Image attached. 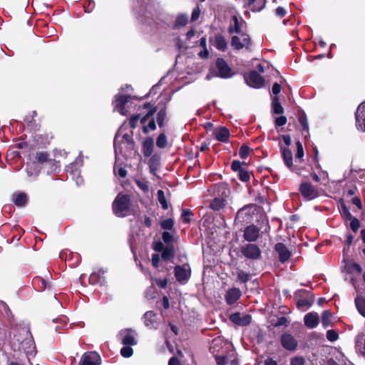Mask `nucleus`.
<instances>
[{
  "mask_svg": "<svg viewBox=\"0 0 365 365\" xmlns=\"http://www.w3.org/2000/svg\"><path fill=\"white\" fill-rule=\"evenodd\" d=\"M365 104L364 103H361L359 106H358V108L355 113V118H356V123H359L360 121V119L362 118L364 116V130L365 132Z\"/></svg>",
  "mask_w": 365,
  "mask_h": 365,
  "instance_id": "obj_41",
  "label": "nucleus"
},
{
  "mask_svg": "<svg viewBox=\"0 0 365 365\" xmlns=\"http://www.w3.org/2000/svg\"><path fill=\"white\" fill-rule=\"evenodd\" d=\"M215 47L220 51H225L227 48V42L221 34H216L213 38L210 39Z\"/></svg>",
  "mask_w": 365,
  "mask_h": 365,
  "instance_id": "obj_21",
  "label": "nucleus"
},
{
  "mask_svg": "<svg viewBox=\"0 0 365 365\" xmlns=\"http://www.w3.org/2000/svg\"><path fill=\"white\" fill-rule=\"evenodd\" d=\"M200 13H201L200 9L199 6H197V7H195L193 9V11L192 12L190 21L192 22L196 21L199 19Z\"/></svg>",
  "mask_w": 365,
  "mask_h": 365,
  "instance_id": "obj_61",
  "label": "nucleus"
},
{
  "mask_svg": "<svg viewBox=\"0 0 365 365\" xmlns=\"http://www.w3.org/2000/svg\"><path fill=\"white\" fill-rule=\"evenodd\" d=\"M274 250L279 255V260L282 263L287 262L292 256L291 252L282 242H277L274 245Z\"/></svg>",
  "mask_w": 365,
  "mask_h": 365,
  "instance_id": "obj_17",
  "label": "nucleus"
},
{
  "mask_svg": "<svg viewBox=\"0 0 365 365\" xmlns=\"http://www.w3.org/2000/svg\"><path fill=\"white\" fill-rule=\"evenodd\" d=\"M241 295L242 293L239 288H230L225 294V301L227 304L232 305L240 298Z\"/></svg>",
  "mask_w": 365,
  "mask_h": 365,
  "instance_id": "obj_20",
  "label": "nucleus"
},
{
  "mask_svg": "<svg viewBox=\"0 0 365 365\" xmlns=\"http://www.w3.org/2000/svg\"><path fill=\"white\" fill-rule=\"evenodd\" d=\"M232 21H233V24H230L228 26L227 31L230 34H241L243 33L242 31V23L240 22L237 16H233L232 17Z\"/></svg>",
  "mask_w": 365,
  "mask_h": 365,
  "instance_id": "obj_30",
  "label": "nucleus"
},
{
  "mask_svg": "<svg viewBox=\"0 0 365 365\" xmlns=\"http://www.w3.org/2000/svg\"><path fill=\"white\" fill-rule=\"evenodd\" d=\"M299 191L305 200L310 201L319 196L318 190L309 182H302Z\"/></svg>",
  "mask_w": 365,
  "mask_h": 365,
  "instance_id": "obj_8",
  "label": "nucleus"
},
{
  "mask_svg": "<svg viewBox=\"0 0 365 365\" xmlns=\"http://www.w3.org/2000/svg\"><path fill=\"white\" fill-rule=\"evenodd\" d=\"M282 346L289 351H294L298 346L297 340L288 332H284L280 337Z\"/></svg>",
  "mask_w": 365,
  "mask_h": 365,
  "instance_id": "obj_14",
  "label": "nucleus"
},
{
  "mask_svg": "<svg viewBox=\"0 0 365 365\" xmlns=\"http://www.w3.org/2000/svg\"><path fill=\"white\" fill-rule=\"evenodd\" d=\"M354 303L359 313L365 317V298L363 296L357 295L354 299Z\"/></svg>",
  "mask_w": 365,
  "mask_h": 365,
  "instance_id": "obj_37",
  "label": "nucleus"
},
{
  "mask_svg": "<svg viewBox=\"0 0 365 365\" xmlns=\"http://www.w3.org/2000/svg\"><path fill=\"white\" fill-rule=\"evenodd\" d=\"M33 286L39 292L44 291L46 289H51V285L48 279L42 277H35L32 281Z\"/></svg>",
  "mask_w": 365,
  "mask_h": 365,
  "instance_id": "obj_23",
  "label": "nucleus"
},
{
  "mask_svg": "<svg viewBox=\"0 0 365 365\" xmlns=\"http://www.w3.org/2000/svg\"><path fill=\"white\" fill-rule=\"evenodd\" d=\"M188 23V16L185 14H179L174 22L173 29H179L181 27L185 26Z\"/></svg>",
  "mask_w": 365,
  "mask_h": 365,
  "instance_id": "obj_34",
  "label": "nucleus"
},
{
  "mask_svg": "<svg viewBox=\"0 0 365 365\" xmlns=\"http://www.w3.org/2000/svg\"><path fill=\"white\" fill-rule=\"evenodd\" d=\"M215 138L222 143H227L230 137V130L225 127H220L215 133Z\"/></svg>",
  "mask_w": 365,
  "mask_h": 365,
  "instance_id": "obj_31",
  "label": "nucleus"
},
{
  "mask_svg": "<svg viewBox=\"0 0 365 365\" xmlns=\"http://www.w3.org/2000/svg\"><path fill=\"white\" fill-rule=\"evenodd\" d=\"M144 324L149 329H156L157 315L153 311H148L143 315Z\"/></svg>",
  "mask_w": 365,
  "mask_h": 365,
  "instance_id": "obj_25",
  "label": "nucleus"
},
{
  "mask_svg": "<svg viewBox=\"0 0 365 365\" xmlns=\"http://www.w3.org/2000/svg\"><path fill=\"white\" fill-rule=\"evenodd\" d=\"M243 165L245 166L247 164L241 163L240 160H233L231 164V169L238 173L237 176L240 180L247 182L250 180V175Z\"/></svg>",
  "mask_w": 365,
  "mask_h": 365,
  "instance_id": "obj_9",
  "label": "nucleus"
},
{
  "mask_svg": "<svg viewBox=\"0 0 365 365\" xmlns=\"http://www.w3.org/2000/svg\"><path fill=\"white\" fill-rule=\"evenodd\" d=\"M354 240V236L347 232L345 235L344 241L343 242L342 254L343 257L346 260V257H349L350 247L352 245Z\"/></svg>",
  "mask_w": 365,
  "mask_h": 365,
  "instance_id": "obj_26",
  "label": "nucleus"
},
{
  "mask_svg": "<svg viewBox=\"0 0 365 365\" xmlns=\"http://www.w3.org/2000/svg\"><path fill=\"white\" fill-rule=\"evenodd\" d=\"M305 359L303 356H294L290 360V365H304Z\"/></svg>",
  "mask_w": 365,
  "mask_h": 365,
  "instance_id": "obj_58",
  "label": "nucleus"
},
{
  "mask_svg": "<svg viewBox=\"0 0 365 365\" xmlns=\"http://www.w3.org/2000/svg\"><path fill=\"white\" fill-rule=\"evenodd\" d=\"M312 304V302L309 301L308 299H300L297 302V307L299 309L303 307H309Z\"/></svg>",
  "mask_w": 365,
  "mask_h": 365,
  "instance_id": "obj_57",
  "label": "nucleus"
},
{
  "mask_svg": "<svg viewBox=\"0 0 365 365\" xmlns=\"http://www.w3.org/2000/svg\"><path fill=\"white\" fill-rule=\"evenodd\" d=\"M156 119L159 127L163 128L165 125V121L167 120V106L165 104L158 110Z\"/></svg>",
  "mask_w": 365,
  "mask_h": 365,
  "instance_id": "obj_35",
  "label": "nucleus"
},
{
  "mask_svg": "<svg viewBox=\"0 0 365 365\" xmlns=\"http://www.w3.org/2000/svg\"><path fill=\"white\" fill-rule=\"evenodd\" d=\"M327 339L329 341H335L339 339L338 333L334 329H329L327 331Z\"/></svg>",
  "mask_w": 365,
  "mask_h": 365,
  "instance_id": "obj_56",
  "label": "nucleus"
},
{
  "mask_svg": "<svg viewBox=\"0 0 365 365\" xmlns=\"http://www.w3.org/2000/svg\"><path fill=\"white\" fill-rule=\"evenodd\" d=\"M338 207L341 216L344 222H350L349 227L354 233H356L361 227V222L358 218L354 217L346 206L344 199L340 198L338 201Z\"/></svg>",
  "mask_w": 365,
  "mask_h": 365,
  "instance_id": "obj_2",
  "label": "nucleus"
},
{
  "mask_svg": "<svg viewBox=\"0 0 365 365\" xmlns=\"http://www.w3.org/2000/svg\"><path fill=\"white\" fill-rule=\"evenodd\" d=\"M174 275L176 280L180 284H185L191 276V269L188 264L176 265L174 267Z\"/></svg>",
  "mask_w": 365,
  "mask_h": 365,
  "instance_id": "obj_7",
  "label": "nucleus"
},
{
  "mask_svg": "<svg viewBox=\"0 0 365 365\" xmlns=\"http://www.w3.org/2000/svg\"><path fill=\"white\" fill-rule=\"evenodd\" d=\"M174 220L172 218H168L160 222V227L163 230H170L173 228Z\"/></svg>",
  "mask_w": 365,
  "mask_h": 365,
  "instance_id": "obj_48",
  "label": "nucleus"
},
{
  "mask_svg": "<svg viewBox=\"0 0 365 365\" xmlns=\"http://www.w3.org/2000/svg\"><path fill=\"white\" fill-rule=\"evenodd\" d=\"M101 358L96 351H87L82 356L78 365H101Z\"/></svg>",
  "mask_w": 365,
  "mask_h": 365,
  "instance_id": "obj_13",
  "label": "nucleus"
},
{
  "mask_svg": "<svg viewBox=\"0 0 365 365\" xmlns=\"http://www.w3.org/2000/svg\"><path fill=\"white\" fill-rule=\"evenodd\" d=\"M297 152L295 153V160L301 163L303 160L304 149L302 143L298 140L296 142Z\"/></svg>",
  "mask_w": 365,
  "mask_h": 365,
  "instance_id": "obj_43",
  "label": "nucleus"
},
{
  "mask_svg": "<svg viewBox=\"0 0 365 365\" xmlns=\"http://www.w3.org/2000/svg\"><path fill=\"white\" fill-rule=\"evenodd\" d=\"M13 202L17 207H24L28 202V196L25 192H19L13 196Z\"/></svg>",
  "mask_w": 365,
  "mask_h": 365,
  "instance_id": "obj_32",
  "label": "nucleus"
},
{
  "mask_svg": "<svg viewBox=\"0 0 365 365\" xmlns=\"http://www.w3.org/2000/svg\"><path fill=\"white\" fill-rule=\"evenodd\" d=\"M168 279L167 278H164V279H155V283L161 289H165L167 287V284H168Z\"/></svg>",
  "mask_w": 365,
  "mask_h": 365,
  "instance_id": "obj_64",
  "label": "nucleus"
},
{
  "mask_svg": "<svg viewBox=\"0 0 365 365\" xmlns=\"http://www.w3.org/2000/svg\"><path fill=\"white\" fill-rule=\"evenodd\" d=\"M253 205H245L237 211L235 222L236 224L241 225L250 224L253 220Z\"/></svg>",
  "mask_w": 365,
  "mask_h": 365,
  "instance_id": "obj_4",
  "label": "nucleus"
},
{
  "mask_svg": "<svg viewBox=\"0 0 365 365\" xmlns=\"http://www.w3.org/2000/svg\"><path fill=\"white\" fill-rule=\"evenodd\" d=\"M287 119L286 116L281 115L279 117H277L274 120L275 127L277 128L279 126H283L287 123Z\"/></svg>",
  "mask_w": 365,
  "mask_h": 365,
  "instance_id": "obj_60",
  "label": "nucleus"
},
{
  "mask_svg": "<svg viewBox=\"0 0 365 365\" xmlns=\"http://www.w3.org/2000/svg\"><path fill=\"white\" fill-rule=\"evenodd\" d=\"M343 262L348 273L351 274L354 272L357 274L362 273L363 269L359 263L350 260L349 257H346V260L343 257Z\"/></svg>",
  "mask_w": 365,
  "mask_h": 365,
  "instance_id": "obj_22",
  "label": "nucleus"
},
{
  "mask_svg": "<svg viewBox=\"0 0 365 365\" xmlns=\"http://www.w3.org/2000/svg\"><path fill=\"white\" fill-rule=\"evenodd\" d=\"M162 239L163 242L166 244V245H168L173 244L174 237L169 232L165 231L162 234Z\"/></svg>",
  "mask_w": 365,
  "mask_h": 365,
  "instance_id": "obj_54",
  "label": "nucleus"
},
{
  "mask_svg": "<svg viewBox=\"0 0 365 365\" xmlns=\"http://www.w3.org/2000/svg\"><path fill=\"white\" fill-rule=\"evenodd\" d=\"M133 354V349L131 346H125L120 350V354L125 358L130 357Z\"/></svg>",
  "mask_w": 365,
  "mask_h": 365,
  "instance_id": "obj_55",
  "label": "nucleus"
},
{
  "mask_svg": "<svg viewBox=\"0 0 365 365\" xmlns=\"http://www.w3.org/2000/svg\"><path fill=\"white\" fill-rule=\"evenodd\" d=\"M154 141L153 138L148 137L145 139L142 145V152L145 157H150L153 151Z\"/></svg>",
  "mask_w": 365,
  "mask_h": 365,
  "instance_id": "obj_27",
  "label": "nucleus"
},
{
  "mask_svg": "<svg viewBox=\"0 0 365 365\" xmlns=\"http://www.w3.org/2000/svg\"><path fill=\"white\" fill-rule=\"evenodd\" d=\"M37 115V112L33 110L31 114H29L24 118V121L26 123L27 128L33 132H36L40 130L41 124L37 122L35 117Z\"/></svg>",
  "mask_w": 365,
  "mask_h": 365,
  "instance_id": "obj_19",
  "label": "nucleus"
},
{
  "mask_svg": "<svg viewBox=\"0 0 365 365\" xmlns=\"http://www.w3.org/2000/svg\"><path fill=\"white\" fill-rule=\"evenodd\" d=\"M304 322L309 329L315 328L319 323V315L317 312H309L304 316Z\"/></svg>",
  "mask_w": 365,
  "mask_h": 365,
  "instance_id": "obj_24",
  "label": "nucleus"
},
{
  "mask_svg": "<svg viewBox=\"0 0 365 365\" xmlns=\"http://www.w3.org/2000/svg\"><path fill=\"white\" fill-rule=\"evenodd\" d=\"M53 160L49 158V154L47 152H36L35 155V162L41 165L45 163L51 164Z\"/></svg>",
  "mask_w": 365,
  "mask_h": 365,
  "instance_id": "obj_33",
  "label": "nucleus"
},
{
  "mask_svg": "<svg viewBox=\"0 0 365 365\" xmlns=\"http://www.w3.org/2000/svg\"><path fill=\"white\" fill-rule=\"evenodd\" d=\"M137 99L135 96L132 97L130 95L126 94H116L114 96L112 104L114 107V110H117L122 115H125L127 110H125V105L130 99Z\"/></svg>",
  "mask_w": 365,
  "mask_h": 365,
  "instance_id": "obj_6",
  "label": "nucleus"
},
{
  "mask_svg": "<svg viewBox=\"0 0 365 365\" xmlns=\"http://www.w3.org/2000/svg\"><path fill=\"white\" fill-rule=\"evenodd\" d=\"M322 324L324 328L333 326L332 313L329 310H324L322 313Z\"/></svg>",
  "mask_w": 365,
  "mask_h": 365,
  "instance_id": "obj_39",
  "label": "nucleus"
},
{
  "mask_svg": "<svg viewBox=\"0 0 365 365\" xmlns=\"http://www.w3.org/2000/svg\"><path fill=\"white\" fill-rule=\"evenodd\" d=\"M96 4L93 0H86L83 4L84 11L86 13H91L93 11Z\"/></svg>",
  "mask_w": 365,
  "mask_h": 365,
  "instance_id": "obj_53",
  "label": "nucleus"
},
{
  "mask_svg": "<svg viewBox=\"0 0 365 365\" xmlns=\"http://www.w3.org/2000/svg\"><path fill=\"white\" fill-rule=\"evenodd\" d=\"M194 215L193 212L189 209H182L181 220L183 223L187 224L191 221V217Z\"/></svg>",
  "mask_w": 365,
  "mask_h": 365,
  "instance_id": "obj_45",
  "label": "nucleus"
},
{
  "mask_svg": "<svg viewBox=\"0 0 365 365\" xmlns=\"http://www.w3.org/2000/svg\"><path fill=\"white\" fill-rule=\"evenodd\" d=\"M215 66L218 72L217 76L222 78H228L232 76V69L224 58H218L216 60Z\"/></svg>",
  "mask_w": 365,
  "mask_h": 365,
  "instance_id": "obj_12",
  "label": "nucleus"
},
{
  "mask_svg": "<svg viewBox=\"0 0 365 365\" xmlns=\"http://www.w3.org/2000/svg\"><path fill=\"white\" fill-rule=\"evenodd\" d=\"M298 120L302 127V131L309 133V125L306 114L304 113H300Z\"/></svg>",
  "mask_w": 365,
  "mask_h": 365,
  "instance_id": "obj_46",
  "label": "nucleus"
},
{
  "mask_svg": "<svg viewBox=\"0 0 365 365\" xmlns=\"http://www.w3.org/2000/svg\"><path fill=\"white\" fill-rule=\"evenodd\" d=\"M250 148L247 145H242L239 150V155L240 158L245 159L249 155Z\"/></svg>",
  "mask_w": 365,
  "mask_h": 365,
  "instance_id": "obj_52",
  "label": "nucleus"
},
{
  "mask_svg": "<svg viewBox=\"0 0 365 365\" xmlns=\"http://www.w3.org/2000/svg\"><path fill=\"white\" fill-rule=\"evenodd\" d=\"M165 247V246H164L163 242L160 241L155 242H153V249L155 252H162V251L164 250Z\"/></svg>",
  "mask_w": 365,
  "mask_h": 365,
  "instance_id": "obj_63",
  "label": "nucleus"
},
{
  "mask_svg": "<svg viewBox=\"0 0 365 365\" xmlns=\"http://www.w3.org/2000/svg\"><path fill=\"white\" fill-rule=\"evenodd\" d=\"M113 213L118 217L123 218L135 215L133 208L131 197L128 194L119 192L112 202Z\"/></svg>",
  "mask_w": 365,
  "mask_h": 365,
  "instance_id": "obj_1",
  "label": "nucleus"
},
{
  "mask_svg": "<svg viewBox=\"0 0 365 365\" xmlns=\"http://www.w3.org/2000/svg\"><path fill=\"white\" fill-rule=\"evenodd\" d=\"M282 157L286 166L297 173H299V169L293 165V156L291 150L289 148H282Z\"/></svg>",
  "mask_w": 365,
  "mask_h": 365,
  "instance_id": "obj_16",
  "label": "nucleus"
},
{
  "mask_svg": "<svg viewBox=\"0 0 365 365\" xmlns=\"http://www.w3.org/2000/svg\"><path fill=\"white\" fill-rule=\"evenodd\" d=\"M260 236V229L254 224L248 225L243 231V239L247 242H255Z\"/></svg>",
  "mask_w": 365,
  "mask_h": 365,
  "instance_id": "obj_10",
  "label": "nucleus"
},
{
  "mask_svg": "<svg viewBox=\"0 0 365 365\" xmlns=\"http://www.w3.org/2000/svg\"><path fill=\"white\" fill-rule=\"evenodd\" d=\"M247 85L255 88H262L264 83V78L257 71L252 70L245 76Z\"/></svg>",
  "mask_w": 365,
  "mask_h": 365,
  "instance_id": "obj_11",
  "label": "nucleus"
},
{
  "mask_svg": "<svg viewBox=\"0 0 365 365\" xmlns=\"http://www.w3.org/2000/svg\"><path fill=\"white\" fill-rule=\"evenodd\" d=\"M135 182L138 188L143 192L147 193L149 192L148 182L145 180H135Z\"/></svg>",
  "mask_w": 365,
  "mask_h": 365,
  "instance_id": "obj_49",
  "label": "nucleus"
},
{
  "mask_svg": "<svg viewBox=\"0 0 365 365\" xmlns=\"http://www.w3.org/2000/svg\"><path fill=\"white\" fill-rule=\"evenodd\" d=\"M284 108L279 102V96H274L272 99V111L274 114L281 115L284 113Z\"/></svg>",
  "mask_w": 365,
  "mask_h": 365,
  "instance_id": "obj_36",
  "label": "nucleus"
},
{
  "mask_svg": "<svg viewBox=\"0 0 365 365\" xmlns=\"http://www.w3.org/2000/svg\"><path fill=\"white\" fill-rule=\"evenodd\" d=\"M175 250L173 244L166 245L161 252V258L164 261H169L174 258Z\"/></svg>",
  "mask_w": 365,
  "mask_h": 365,
  "instance_id": "obj_28",
  "label": "nucleus"
},
{
  "mask_svg": "<svg viewBox=\"0 0 365 365\" xmlns=\"http://www.w3.org/2000/svg\"><path fill=\"white\" fill-rule=\"evenodd\" d=\"M101 274L98 272L91 273L88 277L89 284L96 285L101 282Z\"/></svg>",
  "mask_w": 365,
  "mask_h": 365,
  "instance_id": "obj_50",
  "label": "nucleus"
},
{
  "mask_svg": "<svg viewBox=\"0 0 365 365\" xmlns=\"http://www.w3.org/2000/svg\"><path fill=\"white\" fill-rule=\"evenodd\" d=\"M289 324V321L285 317H281L278 319L277 322L274 324V327H279L281 326L287 327Z\"/></svg>",
  "mask_w": 365,
  "mask_h": 365,
  "instance_id": "obj_59",
  "label": "nucleus"
},
{
  "mask_svg": "<svg viewBox=\"0 0 365 365\" xmlns=\"http://www.w3.org/2000/svg\"><path fill=\"white\" fill-rule=\"evenodd\" d=\"M168 140L165 133H160L156 140V145L159 148H165L167 146Z\"/></svg>",
  "mask_w": 365,
  "mask_h": 365,
  "instance_id": "obj_47",
  "label": "nucleus"
},
{
  "mask_svg": "<svg viewBox=\"0 0 365 365\" xmlns=\"http://www.w3.org/2000/svg\"><path fill=\"white\" fill-rule=\"evenodd\" d=\"M226 205V200L222 197H215L210 202V207L214 211H220Z\"/></svg>",
  "mask_w": 365,
  "mask_h": 365,
  "instance_id": "obj_38",
  "label": "nucleus"
},
{
  "mask_svg": "<svg viewBox=\"0 0 365 365\" xmlns=\"http://www.w3.org/2000/svg\"><path fill=\"white\" fill-rule=\"evenodd\" d=\"M251 276L248 272L243 271L242 269L237 270V280L241 283H247L250 280Z\"/></svg>",
  "mask_w": 365,
  "mask_h": 365,
  "instance_id": "obj_44",
  "label": "nucleus"
},
{
  "mask_svg": "<svg viewBox=\"0 0 365 365\" xmlns=\"http://www.w3.org/2000/svg\"><path fill=\"white\" fill-rule=\"evenodd\" d=\"M157 196H158V200L159 203L160 204L162 208L164 210H166L168 209V203L166 200L165 192L163 190H158L157 192Z\"/></svg>",
  "mask_w": 365,
  "mask_h": 365,
  "instance_id": "obj_42",
  "label": "nucleus"
},
{
  "mask_svg": "<svg viewBox=\"0 0 365 365\" xmlns=\"http://www.w3.org/2000/svg\"><path fill=\"white\" fill-rule=\"evenodd\" d=\"M148 160V166L151 173L155 174V171L158 170L160 166V157L158 154H153L150 156Z\"/></svg>",
  "mask_w": 365,
  "mask_h": 365,
  "instance_id": "obj_29",
  "label": "nucleus"
},
{
  "mask_svg": "<svg viewBox=\"0 0 365 365\" xmlns=\"http://www.w3.org/2000/svg\"><path fill=\"white\" fill-rule=\"evenodd\" d=\"M120 335L122 336L121 342L125 346H134L137 341L134 336V331L132 329H125L121 330Z\"/></svg>",
  "mask_w": 365,
  "mask_h": 365,
  "instance_id": "obj_18",
  "label": "nucleus"
},
{
  "mask_svg": "<svg viewBox=\"0 0 365 365\" xmlns=\"http://www.w3.org/2000/svg\"><path fill=\"white\" fill-rule=\"evenodd\" d=\"M217 365H226L228 363V358L226 356L215 355Z\"/></svg>",
  "mask_w": 365,
  "mask_h": 365,
  "instance_id": "obj_62",
  "label": "nucleus"
},
{
  "mask_svg": "<svg viewBox=\"0 0 365 365\" xmlns=\"http://www.w3.org/2000/svg\"><path fill=\"white\" fill-rule=\"evenodd\" d=\"M156 129V124L153 118H152L148 125H143V132L145 134L149 133L150 130H155Z\"/></svg>",
  "mask_w": 365,
  "mask_h": 365,
  "instance_id": "obj_51",
  "label": "nucleus"
},
{
  "mask_svg": "<svg viewBox=\"0 0 365 365\" xmlns=\"http://www.w3.org/2000/svg\"><path fill=\"white\" fill-rule=\"evenodd\" d=\"M247 4L249 6L253 5L251 10L254 12L260 11L265 6L266 0H247Z\"/></svg>",
  "mask_w": 365,
  "mask_h": 365,
  "instance_id": "obj_40",
  "label": "nucleus"
},
{
  "mask_svg": "<svg viewBox=\"0 0 365 365\" xmlns=\"http://www.w3.org/2000/svg\"><path fill=\"white\" fill-rule=\"evenodd\" d=\"M240 35L242 38V41L240 37L237 35L232 36L230 41L231 46L233 48V49L237 51H240L243 48L249 49L252 46V40L249 34L247 33H242Z\"/></svg>",
  "mask_w": 365,
  "mask_h": 365,
  "instance_id": "obj_5",
  "label": "nucleus"
},
{
  "mask_svg": "<svg viewBox=\"0 0 365 365\" xmlns=\"http://www.w3.org/2000/svg\"><path fill=\"white\" fill-rule=\"evenodd\" d=\"M240 253L242 256L247 259L257 261L262 258V250L255 243H247L240 247Z\"/></svg>",
  "mask_w": 365,
  "mask_h": 365,
  "instance_id": "obj_3",
  "label": "nucleus"
},
{
  "mask_svg": "<svg viewBox=\"0 0 365 365\" xmlns=\"http://www.w3.org/2000/svg\"><path fill=\"white\" fill-rule=\"evenodd\" d=\"M229 319L233 324L240 327H246L252 322V317L250 314H245L242 317L240 312L231 314Z\"/></svg>",
  "mask_w": 365,
  "mask_h": 365,
  "instance_id": "obj_15",
  "label": "nucleus"
}]
</instances>
